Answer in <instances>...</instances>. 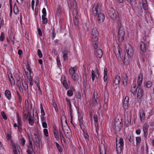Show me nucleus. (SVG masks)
Instances as JSON below:
<instances>
[{"label":"nucleus","mask_w":154,"mask_h":154,"mask_svg":"<svg viewBox=\"0 0 154 154\" xmlns=\"http://www.w3.org/2000/svg\"><path fill=\"white\" fill-rule=\"evenodd\" d=\"M126 49L127 56H126V54H125L124 57V62L125 63V62H127V63H128L129 62V57L128 56L130 57L132 56L133 54V50L132 47L129 45H127Z\"/></svg>","instance_id":"f257e3e1"},{"label":"nucleus","mask_w":154,"mask_h":154,"mask_svg":"<svg viewBox=\"0 0 154 154\" xmlns=\"http://www.w3.org/2000/svg\"><path fill=\"white\" fill-rule=\"evenodd\" d=\"M102 5L99 2L95 4L92 7V13L94 16H97L101 12Z\"/></svg>","instance_id":"f03ea898"},{"label":"nucleus","mask_w":154,"mask_h":154,"mask_svg":"<svg viewBox=\"0 0 154 154\" xmlns=\"http://www.w3.org/2000/svg\"><path fill=\"white\" fill-rule=\"evenodd\" d=\"M125 31L122 26H120L119 28L118 37L119 40L122 41L124 39Z\"/></svg>","instance_id":"7ed1b4c3"},{"label":"nucleus","mask_w":154,"mask_h":154,"mask_svg":"<svg viewBox=\"0 0 154 154\" xmlns=\"http://www.w3.org/2000/svg\"><path fill=\"white\" fill-rule=\"evenodd\" d=\"M91 37L94 41H97L98 39V32L96 28L95 27L92 29Z\"/></svg>","instance_id":"20e7f679"},{"label":"nucleus","mask_w":154,"mask_h":154,"mask_svg":"<svg viewBox=\"0 0 154 154\" xmlns=\"http://www.w3.org/2000/svg\"><path fill=\"white\" fill-rule=\"evenodd\" d=\"M108 14L113 20H116L117 14L116 13L115 10L113 8H112L109 9L108 12Z\"/></svg>","instance_id":"39448f33"},{"label":"nucleus","mask_w":154,"mask_h":154,"mask_svg":"<svg viewBox=\"0 0 154 154\" xmlns=\"http://www.w3.org/2000/svg\"><path fill=\"white\" fill-rule=\"evenodd\" d=\"M74 18V22L75 25H77L79 23V14L77 10H75L72 12Z\"/></svg>","instance_id":"423d86ee"},{"label":"nucleus","mask_w":154,"mask_h":154,"mask_svg":"<svg viewBox=\"0 0 154 154\" xmlns=\"http://www.w3.org/2000/svg\"><path fill=\"white\" fill-rule=\"evenodd\" d=\"M115 127L118 128L119 130L120 131L121 130V127L122 126V119H118L116 120L115 122Z\"/></svg>","instance_id":"0eeeda50"},{"label":"nucleus","mask_w":154,"mask_h":154,"mask_svg":"<svg viewBox=\"0 0 154 154\" xmlns=\"http://www.w3.org/2000/svg\"><path fill=\"white\" fill-rule=\"evenodd\" d=\"M91 77L92 78V80L93 82H94L95 80V78L98 79L99 77V75L97 69H96V72H95L94 71L92 70H91Z\"/></svg>","instance_id":"6e6552de"},{"label":"nucleus","mask_w":154,"mask_h":154,"mask_svg":"<svg viewBox=\"0 0 154 154\" xmlns=\"http://www.w3.org/2000/svg\"><path fill=\"white\" fill-rule=\"evenodd\" d=\"M32 140L36 146H37L38 145H39V139L38 135L36 134H34Z\"/></svg>","instance_id":"1a4fd4ad"},{"label":"nucleus","mask_w":154,"mask_h":154,"mask_svg":"<svg viewBox=\"0 0 154 154\" xmlns=\"http://www.w3.org/2000/svg\"><path fill=\"white\" fill-rule=\"evenodd\" d=\"M116 146H123V139L122 138H119L116 139Z\"/></svg>","instance_id":"9d476101"},{"label":"nucleus","mask_w":154,"mask_h":154,"mask_svg":"<svg viewBox=\"0 0 154 154\" xmlns=\"http://www.w3.org/2000/svg\"><path fill=\"white\" fill-rule=\"evenodd\" d=\"M72 3L69 4V8L71 10H73V12L75 10H77L76 9L77 5L76 2H75L74 1L72 2Z\"/></svg>","instance_id":"9b49d317"},{"label":"nucleus","mask_w":154,"mask_h":154,"mask_svg":"<svg viewBox=\"0 0 154 154\" xmlns=\"http://www.w3.org/2000/svg\"><path fill=\"white\" fill-rule=\"evenodd\" d=\"M143 79V75L141 73L139 74L137 79L138 88L140 87L141 84Z\"/></svg>","instance_id":"f8f14e48"},{"label":"nucleus","mask_w":154,"mask_h":154,"mask_svg":"<svg viewBox=\"0 0 154 154\" xmlns=\"http://www.w3.org/2000/svg\"><path fill=\"white\" fill-rule=\"evenodd\" d=\"M123 85L125 86L127 85L128 82V76L126 74H124L122 75Z\"/></svg>","instance_id":"ddd939ff"},{"label":"nucleus","mask_w":154,"mask_h":154,"mask_svg":"<svg viewBox=\"0 0 154 154\" xmlns=\"http://www.w3.org/2000/svg\"><path fill=\"white\" fill-rule=\"evenodd\" d=\"M98 17V20L100 22H103L104 20L105 16L104 14L100 13L97 15Z\"/></svg>","instance_id":"4468645a"},{"label":"nucleus","mask_w":154,"mask_h":154,"mask_svg":"<svg viewBox=\"0 0 154 154\" xmlns=\"http://www.w3.org/2000/svg\"><path fill=\"white\" fill-rule=\"evenodd\" d=\"M143 90L141 88L139 89L137 93V98L139 99H140L143 95Z\"/></svg>","instance_id":"2eb2a0df"},{"label":"nucleus","mask_w":154,"mask_h":154,"mask_svg":"<svg viewBox=\"0 0 154 154\" xmlns=\"http://www.w3.org/2000/svg\"><path fill=\"white\" fill-rule=\"evenodd\" d=\"M140 50L144 52L146 50L145 44L143 42H141L140 44Z\"/></svg>","instance_id":"dca6fc26"},{"label":"nucleus","mask_w":154,"mask_h":154,"mask_svg":"<svg viewBox=\"0 0 154 154\" xmlns=\"http://www.w3.org/2000/svg\"><path fill=\"white\" fill-rule=\"evenodd\" d=\"M95 55L96 57H101L103 55V52L102 50L100 49H97L95 53Z\"/></svg>","instance_id":"f3484780"},{"label":"nucleus","mask_w":154,"mask_h":154,"mask_svg":"<svg viewBox=\"0 0 154 154\" xmlns=\"http://www.w3.org/2000/svg\"><path fill=\"white\" fill-rule=\"evenodd\" d=\"M64 132L65 133L66 137L68 138H70L72 136V133L70 130L69 128H68V129L67 130L64 131Z\"/></svg>","instance_id":"a211bd4d"},{"label":"nucleus","mask_w":154,"mask_h":154,"mask_svg":"<svg viewBox=\"0 0 154 154\" xmlns=\"http://www.w3.org/2000/svg\"><path fill=\"white\" fill-rule=\"evenodd\" d=\"M128 97H126L125 98L124 101L123 106L125 109H128Z\"/></svg>","instance_id":"6ab92c4d"},{"label":"nucleus","mask_w":154,"mask_h":154,"mask_svg":"<svg viewBox=\"0 0 154 154\" xmlns=\"http://www.w3.org/2000/svg\"><path fill=\"white\" fill-rule=\"evenodd\" d=\"M137 88L135 84H134L132 85L131 88V91L134 94H136L137 91Z\"/></svg>","instance_id":"aec40b11"},{"label":"nucleus","mask_w":154,"mask_h":154,"mask_svg":"<svg viewBox=\"0 0 154 154\" xmlns=\"http://www.w3.org/2000/svg\"><path fill=\"white\" fill-rule=\"evenodd\" d=\"M142 7L145 10H147L148 9V5L146 0H142Z\"/></svg>","instance_id":"412c9836"},{"label":"nucleus","mask_w":154,"mask_h":154,"mask_svg":"<svg viewBox=\"0 0 154 154\" xmlns=\"http://www.w3.org/2000/svg\"><path fill=\"white\" fill-rule=\"evenodd\" d=\"M5 95L8 100H10L11 98V94L10 91L8 90H6L5 91Z\"/></svg>","instance_id":"4be33fe9"},{"label":"nucleus","mask_w":154,"mask_h":154,"mask_svg":"<svg viewBox=\"0 0 154 154\" xmlns=\"http://www.w3.org/2000/svg\"><path fill=\"white\" fill-rule=\"evenodd\" d=\"M77 69V68L76 67H71L69 69V72L70 75H73L75 74V72Z\"/></svg>","instance_id":"5701e85b"},{"label":"nucleus","mask_w":154,"mask_h":154,"mask_svg":"<svg viewBox=\"0 0 154 154\" xmlns=\"http://www.w3.org/2000/svg\"><path fill=\"white\" fill-rule=\"evenodd\" d=\"M68 106L69 114L71 117V122L72 120L73 114L72 110L71 108V103H69V104Z\"/></svg>","instance_id":"b1692460"},{"label":"nucleus","mask_w":154,"mask_h":154,"mask_svg":"<svg viewBox=\"0 0 154 154\" xmlns=\"http://www.w3.org/2000/svg\"><path fill=\"white\" fill-rule=\"evenodd\" d=\"M120 76L119 75H116L114 79V83L116 85L119 84L120 82Z\"/></svg>","instance_id":"393cba45"},{"label":"nucleus","mask_w":154,"mask_h":154,"mask_svg":"<svg viewBox=\"0 0 154 154\" xmlns=\"http://www.w3.org/2000/svg\"><path fill=\"white\" fill-rule=\"evenodd\" d=\"M99 148L100 154H105V146L103 144L100 146Z\"/></svg>","instance_id":"a878e982"},{"label":"nucleus","mask_w":154,"mask_h":154,"mask_svg":"<svg viewBox=\"0 0 154 154\" xmlns=\"http://www.w3.org/2000/svg\"><path fill=\"white\" fill-rule=\"evenodd\" d=\"M118 19L117 20V23L119 27L120 26H122V18L119 15H118Z\"/></svg>","instance_id":"bb28decb"},{"label":"nucleus","mask_w":154,"mask_h":154,"mask_svg":"<svg viewBox=\"0 0 154 154\" xmlns=\"http://www.w3.org/2000/svg\"><path fill=\"white\" fill-rule=\"evenodd\" d=\"M63 53V58L64 60L65 61L68 59L67 54L68 51H64L62 52Z\"/></svg>","instance_id":"cd10ccee"},{"label":"nucleus","mask_w":154,"mask_h":154,"mask_svg":"<svg viewBox=\"0 0 154 154\" xmlns=\"http://www.w3.org/2000/svg\"><path fill=\"white\" fill-rule=\"evenodd\" d=\"M107 69L106 67H105L104 69V74L103 80L104 82L107 81Z\"/></svg>","instance_id":"c85d7f7f"},{"label":"nucleus","mask_w":154,"mask_h":154,"mask_svg":"<svg viewBox=\"0 0 154 154\" xmlns=\"http://www.w3.org/2000/svg\"><path fill=\"white\" fill-rule=\"evenodd\" d=\"M54 134L56 140H58L59 139V134L58 131L55 128L54 129Z\"/></svg>","instance_id":"c756f323"},{"label":"nucleus","mask_w":154,"mask_h":154,"mask_svg":"<svg viewBox=\"0 0 154 154\" xmlns=\"http://www.w3.org/2000/svg\"><path fill=\"white\" fill-rule=\"evenodd\" d=\"M22 85L26 91L28 92L29 91L28 86L25 81H24L23 83H22Z\"/></svg>","instance_id":"7c9ffc66"},{"label":"nucleus","mask_w":154,"mask_h":154,"mask_svg":"<svg viewBox=\"0 0 154 154\" xmlns=\"http://www.w3.org/2000/svg\"><path fill=\"white\" fill-rule=\"evenodd\" d=\"M143 130L145 134H146L148 130V125L147 123H145L143 126Z\"/></svg>","instance_id":"2f4dec72"},{"label":"nucleus","mask_w":154,"mask_h":154,"mask_svg":"<svg viewBox=\"0 0 154 154\" xmlns=\"http://www.w3.org/2000/svg\"><path fill=\"white\" fill-rule=\"evenodd\" d=\"M140 119L141 121H143L145 119V114L143 111H141L140 113Z\"/></svg>","instance_id":"473e14b6"},{"label":"nucleus","mask_w":154,"mask_h":154,"mask_svg":"<svg viewBox=\"0 0 154 154\" xmlns=\"http://www.w3.org/2000/svg\"><path fill=\"white\" fill-rule=\"evenodd\" d=\"M123 146H116V151L118 154H120L122 152Z\"/></svg>","instance_id":"72a5a7b5"},{"label":"nucleus","mask_w":154,"mask_h":154,"mask_svg":"<svg viewBox=\"0 0 154 154\" xmlns=\"http://www.w3.org/2000/svg\"><path fill=\"white\" fill-rule=\"evenodd\" d=\"M146 87L147 88H150L152 86V83L151 81H148L145 82Z\"/></svg>","instance_id":"f704fd0d"},{"label":"nucleus","mask_w":154,"mask_h":154,"mask_svg":"<svg viewBox=\"0 0 154 154\" xmlns=\"http://www.w3.org/2000/svg\"><path fill=\"white\" fill-rule=\"evenodd\" d=\"M28 122L29 124L31 125L32 126L34 125V121L33 119V117L31 116H30L28 118Z\"/></svg>","instance_id":"c9c22d12"},{"label":"nucleus","mask_w":154,"mask_h":154,"mask_svg":"<svg viewBox=\"0 0 154 154\" xmlns=\"http://www.w3.org/2000/svg\"><path fill=\"white\" fill-rule=\"evenodd\" d=\"M40 109L41 110V116L43 117L45 115V113L43 107L42 106V104H40Z\"/></svg>","instance_id":"e433bc0d"},{"label":"nucleus","mask_w":154,"mask_h":154,"mask_svg":"<svg viewBox=\"0 0 154 154\" xmlns=\"http://www.w3.org/2000/svg\"><path fill=\"white\" fill-rule=\"evenodd\" d=\"M42 19L43 24H46L47 23L48 21V20L46 17V16H42Z\"/></svg>","instance_id":"4c0bfd02"},{"label":"nucleus","mask_w":154,"mask_h":154,"mask_svg":"<svg viewBox=\"0 0 154 154\" xmlns=\"http://www.w3.org/2000/svg\"><path fill=\"white\" fill-rule=\"evenodd\" d=\"M114 52L115 53V54L116 56V57H119L120 55V51L119 49V48H118L117 50H116L114 51Z\"/></svg>","instance_id":"58836bf2"},{"label":"nucleus","mask_w":154,"mask_h":154,"mask_svg":"<svg viewBox=\"0 0 154 154\" xmlns=\"http://www.w3.org/2000/svg\"><path fill=\"white\" fill-rule=\"evenodd\" d=\"M14 13L16 14H17L19 12L17 6L15 4L14 7Z\"/></svg>","instance_id":"ea45409f"},{"label":"nucleus","mask_w":154,"mask_h":154,"mask_svg":"<svg viewBox=\"0 0 154 154\" xmlns=\"http://www.w3.org/2000/svg\"><path fill=\"white\" fill-rule=\"evenodd\" d=\"M56 145L58 150L60 152H61L63 151V149L61 146L58 143H56Z\"/></svg>","instance_id":"a19ab883"},{"label":"nucleus","mask_w":154,"mask_h":154,"mask_svg":"<svg viewBox=\"0 0 154 154\" xmlns=\"http://www.w3.org/2000/svg\"><path fill=\"white\" fill-rule=\"evenodd\" d=\"M27 78L29 79L30 82L29 86L31 87V86L33 84L32 78H31V76H27Z\"/></svg>","instance_id":"79ce46f5"},{"label":"nucleus","mask_w":154,"mask_h":154,"mask_svg":"<svg viewBox=\"0 0 154 154\" xmlns=\"http://www.w3.org/2000/svg\"><path fill=\"white\" fill-rule=\"evenodd\" d=\"M71 77L72 79L74 81H76L78 80L79 78L78 76L76 74L72 75Z\"/></svg>","instance_id":"37998d69"},{"label":"nucleus","mask_w":154,"mask_h":154,"mask_svg":"<svg viewBox=\"0 0 154 154\" xmlns=\"http://www.w3.org/2000/svg\"><path fill=\"white\" fill-rule=\"evenodd\" d=\"M13 150L14 154H18L17 152L16 148V146L15 144H14L12 145Z\"/></svg>","instance_id":"c03bdc74"},{"label":"nucleus","mask_w":154,"mask_h":154,"mask_svg":"<svg viewBox=\"0 0 154 154\" xmlns=\"http://www.w3.org/2000/svg\"><path fill=\"white\" fill-rule=\"evenodd\" d=\"M5 38V36L4 33L2 32L1 34V35L0 37V40L1 42H3L4 41Z\"/></svg>","instance_id":"a18cd8bd"},{"label":"nucleus","mask_w":154,"mask_h":154,"mask_svg":"<svg viewBox=\"0 0 154 154\" xmlns=\"http://www.w3.org/2000/svg\"><path fill=\"white\" fill-rule=\"evenodd\" d=\"M57 66L60 68H61V63L59 58L58 57H57Z\"/></svg>","instance_id":"49530a36"},{"label":"nucleus","mask_w":154,"mask_h":154,"mask_svg":"<svg viewBox=\"0 0 154 154\" xmlns=\"http://www.w3.org/2000/svg\"><path fill=\"white\" fill-rule=\"evenodd\" d=\"M8 77L10 79V81L11 82H14V79L11 73H9V74L8 75Z\"/></svg>","instance_id":"de8ad7c7"},{"label":"nucleus","mask_w":154,"mask_h":154,"mask_svg":"<svg viewBox=\"0 0 154 154\" xmlns=\"http://www.w3.org/2000/svg\"><path fill=\"white\" fill-rule=\"evenodd\" d=\"M25 140L24 137H22L20 139V143L23 146L25 145Z\"/></svg>","instance_id":"09e8293b"},{"label":"nucleus","mask_w":154,"mask_h":154,"mask_svg":"<svg viewBox=\"0 0 154 154\" xmlns=\"http://www.w3.org/2000/svg\"><path fill=\"white\" fill-rule=\"evenodd\" d=\"M44 134L45 136L48 137V130L47 129H44L43 130Z\"/></svg>","instance_id":"8fccbe9b"},{"label":"nucleus","mask_w":154,"mask_h":154,"mask_svg":"<svg viewBox=\"0 0 154 154\" xmlns=\"http://www.w3.org/2000/svg\"><path fill=\"white\" fill-rule=\"evenodd\" d=\"M18 128L19 129V130L20 131V130H21L22 128V126L21 124V123L19 121L18 122Z\"/></svg>","instance_id":"3c124183"},{"label":"nucleus","mask_w":154,"mask_h":154,"mask_svg":"<svg viewBox=\"0 0 154 154\" xmlns=\"http://www.w3.org/2000/svg\"><path fill=\"white\" fill-rule=\"evenodd\" d=\"M61 12V7L60 6H58L57 8V14H60Z\"/></svg>","instance_id":"603ef678"},{"label":"nucleus","mask_w":154,"mask_h":154,"mask_svg":"<svg viewBox=\"0 0 154 154\" xmlns=\"http://www.w3.org/2000/svg\"><path fill=\"white\" fill-rule=\"evenodd\" d=\"M37 53L39 57V58H41L42 57V54L41 50L40 49H38L37 50Z\"/></svg>","instance_id":"864d4df0"},{"label":"nucleus","mask_w":154,"mask_h":154,"mask_svg":"<svg viewBox=\"0 0 154 154\" xmlns=\"http://www.w3.org/2000/svg\"><path fill=\"white\" fill-rule=\"evenodd\" d=\"M1 114L3 118L5 120H7V117L5 114V113L4 111L1 112Z\"/></svg>","instance_id":"5fc2aeb1"},{"label":"nucleus","mask_w":154,"mask_h":154,"mask_svg":"<svg viewBox=\"0 0 154 154\" xmlns=\"http://www.w3.org/2000/svg\"><path fill=\"white\" fill-rule=\"evenodd\" d=\"M35 83L36 84L37 86L39 85V78L38 77H36L35 78Z\"/></svg>","instance_id":"6e6d98bb"},{"label":"nucleus","mask_w":154,"mask_h":154,"mask_svg":"<svg viewBox=\"0 0 154 154\" xmlns=\"http://www.w3.org/2000/svg\"><path fill=\"white\" fill-rule=\"evenodd\" d=\"M67 94L69 97L72 96L73 94V92L71 90H69L67 92Z\"/></svg>","instance_id":"4d7b16f0"},{"label":"nucleus","mask_w":154,"mask_h":154,"mask_svg":"<svg viewBox=\"0 0 154 154\" xmlns=\"http://www.w3.org/2000/svg\"><path fill=\"white\" fill-rule=\"evenodd\" d=\"M28 113L23 112V119H26L28 118Z\"/></svg>","instance_id":"13d9d810"},{"label":"nucleus","mask_w":154,"mask_h":154,"mask_svg":"<svg viewBox=\"0 0 154 154\" xmlns=\"http://www.w3.org/2000/svg\"><path fill=\"white\" fill-rule=\"evenodd\" d=\"M42 13L43 14L42 16H46L47 14H46V9L45 8H44L42 9Z\"/></svg>","instance_id":"bf43d9fd"},{"label":"nucleus","mask_w":154,"mask_h":154,"mask_svg":"<svg viewBox=\"0 0 154 154\" xmlns=\"http://www.w3.org/2000/svg\"><path fill=\"white\" fill-rule=\"evenodd\" d=\"M26 69L27 70L29 71V73L30 75L32 71L29 64H27V65H26Z\"/></svg>","instance_id":"052dcab7"},{"label":"nucleus","mask_w":154,"mask_h":154,"mask_svg":"<svg viewBox=\"0 0 154 154\" xmlns=\"http://www.w3.org/2000/svg\"><path fill=\"white\" fill-rule=\"evenodd\" d=\"M141 141V138L140 137H137L136 138V143L137 144H139Z\"/></svg>","instance_id":"680f3d73"},{"label":"nucleus","mask_w":154,"mask_h":154,"mask_svg":"<svg viewBox=\"0 0 154 154\" xmlns=\"http://www.w3.org/2000/svg\"><path fill=\"white\" fill-rule=\"evenodd\" d=\"M63 87L66 89H69V87L67 84L66 82H63L62 84Z\"/></svg>","instance_id":"e2e57ef3"},{"label":"nucleus","mask_w":154,"mask_h":154,"mask_svg":"<svg viewBox=\"0 0 154 154\" xmlns=\"http://www.w3.org/2000/svg\"><path fill=\"white\" fill-rule=\"evenodd\" d=\"M25 106L27 109L29 107V103L28 100H26L25 101Z\"/></svg>","instance_id":"0e129e2a"},{"label":"nucleus","mask_w":154,"mask_h":154,"mask_svg":"<svg viewBox=\"0 0 154 154\" xmlns=\"http://www.w3.org/2000/svg\"><path fill=\"white\" fill-rule=\"evenodd\" d=\"M94 121L96 123H98V118L97 115H94Z\"/></svg>","instance_id":"69168bd1"},{"label":"nucleus","mask_w":154,"mask_h":154,"mask_svg":"<svg viewBox=\"0 0 154 154\" xmlns=\"http://www.w3.org/2000/svg\"><path fill=\"white\" fill-rule=\"evenodd\" d=\"M97 104V100L95 99H94L93 100V105L94 106H96Z\"/></svg>","instance_id":"338daca9"},{"label":"nucleus","mask_w":154,"mask_h":154,"mask_svg":"<svg viewBox=\"0 0 154 154\" xmlns=\"http://www.w3.org/2000/svg\"><path fill=\"white\" fill-rule=\"evenodd\" d=\"M97 41H94V43H93V46L94 48L96 49L97 48Z\"/></svg>","instance_id":"774afa93"}]
</instances>
